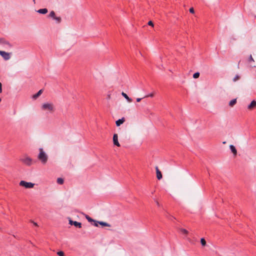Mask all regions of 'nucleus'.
<instances>
[{
  "instance_id": "obj_15",
  "label": "nucleus",
  "mask_w": 256,
  "mask_h": 256,
  "mask_svg": "<svg viewBox=\"0 0 256 256\" xmlns=\"http://www.w3.org/2000/svg\"><path fill=\"white\" fill-rule=\"evenodd\" d=\"M48 12V9L46 8L40 9L37 11L38 12L42 14H46Z\"/></svg>"
},
{
  "instance_id": "obj_37",
  "label": "nucleus",
  "mask_w": 256,
  "mask_h": 256,
  "mask_svg": "<svg viewBox=\"0 0 256 256\" xmlns=\"http://www.w3.org/2000/svg\"><path fill=\"white\" fill-rule=\"evenodd\" d=\"M33 224H36V222H34V223H33Z\"/></svg>"
},
{
  "instance_id": "obj_24",
  "label": "nucleus",
  "mask_w": 256,
  "mask_h": 256,
  "mask_svg": "<svg viewBox=\"0 0 256 256\" xmlns=\"http://www.w3.org/2000/svg\"><path fill=\"white\" fill-rule=\"evenodd\" d=\"M240 78V76L238 75H236L235 77L233 78V81L234 82H236V80H238Z\"/></svg>"
},
{
  "instance_id": "obj_10",
  "label": "nucleus",
  "mask_w": 256,
  "mask_h": 256,
  "mask_svg": "<svg viewBox=\"0 0 256 256\" xmlns=\"http://www.w3.org/2000/svg\"><path fill=\"white\" fill-rule=\"evenodd\" d=\"M256 107V101L255 100H252L251 103L248 106V110H252L253 108H254Z\"/></svg>"
},
{
  "instance_id": "obj_28",
  "label": "nucleus",
  "mask_w": 256,
  "mask_h": 256,
  "mask_svg": "<svg viewBox=\"0 0 256 256\" xmlns=\"http://www.w3.org/2000/svg\"><path fill=\"white\" fill-rule=\"evenodd\" d=\"M153 96H154V94L152 93H151V94H148V96H145L144 98H146V97H151V98H152Z\"/></svg>"
},
{
  "instance_id": "obj_36",
  "label": "nucleus",
  "mask_w": 256,
  "mask_h": 256,
  "mask_svg": "<svg viewBox=\"0 0 256 256\" xmlns=\"http://www.w3.org/2000/svg\"><path fill=\"white\" fill-rule=\"evenodd\" d=\"M94 226H98L99 225L96 224V225H94Z\"/></svg>"
},
{
  "instance_id": "obj_22",
  "label": "nucleus",
  "mask_w": 256,
  "mask_h": 256,
  "mask_svg": "<svg viewBox=\"0 0 256 256\" xmlns=\"http://www.w3.org/2000/svg\"><path fill=\"white\" fill-rule=\"evenodd\" d=\"M199 76H200V72H196L193 74V78H197L199 77Z\"/></svg>"
},
{
  "instance_id": "obj_25",
  "label": "nucleus",
  "mask_w": 256,
  "mask_h": 256,
  "mask_svg": "<svg viewBox=\"0 0 256 256\" xmlns=\"http://www.w3.org/2000/svg\"><path fill=\"white\" fill-rule=\"evenodd\" d=\"M58 255L59 256H64V252L62 251H60L57 252Z\"/></svg>"
},
{
  "instance_id": "obj_21",
  "label": "nucleus",
  "mask_w": 256,
  "mask_h": 256,
  "mask_svg": "<svg viewBox=\"0 0 256 256\" xmlns=\"http://www.w3.org/2000/svg\"><path fill=\"white\" fill-rule=\"evenodd\" d=\"M49 16L54 18L56 16L55 12L54 11H52L49 14Z\"/></svg>"
},
{
  "instance_id": "obj_4",
  "label": "nucleus",
  "mask_w": 256,
  "mask_h": 256,
  "mask_svg": "<svg viewBox=\"0 0 256 256\" xmlns=\"http://www.w3.org/2000/svg\"><path fill=\"white\" fill-rule=\"evenodd\" d=\"M86 218L89 222H94V224H108L106 222L94 220L88 215H85Z\"/></svg>"
},
{
  "instance_id": "obj_2",
  "label": "nucleus",
  "mask_w": 256,
  "mask_h": 256,
  "mask_svg": "<svg viewBox=\"0 0 256 256\" xmlns=\"http://www.w3.org/2000/svg\"><path fill=\"white\" fill-rule=\"evenodd\" d=\"M42 110H48L50 112H53L55 110L54 106L52 103H44L42 106Z\"/></svg>"
},
{
  "instance_id": "obj_14",
  "label": "nucleus",
  "mask_w": 256,
  "mask_h": 256,
  "mask_svg": "<svg viewBox=\"0 0 256 256\" xmlns=\"http://www.w3.org/2000/svg\"><path fill=\"white\" fill-rule=\"evenodd\" d=\"M42 90H40L36 94L32 96V98L34 100L36 99L42 94Z\"/></svg>"
},
{
  "instance_id": "obj_23",
  "label": "nucleus",
  "mask_w": 256,
  "mask_h": 256,
  "mask_svg": "<svg viewBox=\"0 0 256 256\" xmlns=\"http://www.w3.org/2000/svg\"><path fill=\"white\" fill-rule=\"evenodd\" d=\"M54 19L58 23H60V22H61V18H60V17L55 16V18Z\"/></svg>"
},
{
  "instance_id": "obj_1",
  "label": "nucleus",
  "mask_w": 256,
  "mask_h": 256,
  "mask_svg": "<svg viewBox=\"0 0 256 256\" xmlns=\"http://www.w3.org/2000/svg\"><path fill=\"white\" fill-rule=\"evenodd\" d=\"M40 153L38 155V159L42 162V164H45L48 161V156L43 150L42 148L39 149Z\"/></svg>"
},
{
  "instance_id": "obj_13",
  "label": "nucleus",
  "mask_w": 256,
  "mask_h": 256,
  "mask_svg": "<svg viewBox=\"0 0 256 256\" xmlns=\"http://www.w3.org/2000/svg\"><path fill=\"white\" fill-rule=\"evenodd\" d=\"M179 231L180 234L184 235V236H186L188 234V230L184 228H180Z\"/></svg>"
},
{
  "instance_id": "obj_12",
  "label": "nucleus",
  "mask_w": 256,
  "mask_h": 256,
  "mask_svg": "<svg viewBox=\"0 0 256 256\" xmlns=\"http://www.w3.org/2000/svg\"><path fill=\"white\" fill-rule=\"evenodd\" d=\"M230 148L232 152L234 154V156H236L237 154V150L236 148L233 145H230Z\"/></svg>"
},
{
  "instance_id": "obj_33",
  "label": "nucleus",
  "mask_w": 256,
  "mask_h": 256,
  "mask_svg": "<svg viewBox=\"0 0 256 256\" xmlns=\"http://www.w3.org/2000/svg\"><path fill=\"white\" fill-rule=\"evenodd\" d=\"M101 226H110V225H106V224H104V225H100Z\"/></svg>"
},
{
  "instance_id": "obj_8",
  "label": "nucleus",
  "mask_w": 256,
  "mask_h": 256,
  "mask_svg": "<svg viewBox=\"0 0 256 256\" xmlns=\"http://www.w3.org/2000/svg\"><path fill=\"white\" fill-rule=\"evenodd\" d=\"M156 178L158 180H160L162 178V176L161 172L158 166L156 167Z\"/></svg>"
},
{
  "instance_id": "obj_20",
  "label": "nucleus",
  "mask_w": 256,
  "mask_h": 256,
  "mask_svg": "<svg viewBox=\"0 0 256 256\" xmlns=\"http://www.w3.org/2000/svg\"><path fill=\"white\" fill-rule=\"evenodd\" d=\"M200 243L202 246H205L206 245V241L204 238H202L200 239Z\"/></svg>"
},
{
  "instance_id": "obj_9",
  "label": "nucleus",
  "mask_w": 256,
  "mask_h": 256,
  "mask_svg": "<svg viewBox=\"0 0 256 256\" xmlns=\"http://www.w3.org/2000/svg\"><path fill=\"white\" fill-rule=\"evenodd\" d=\"M0 44L8 46L9 47L12 46L10 42L4 38H0Z\"/></svg>"
},
{
  "instance_id": "obj_26",
  "label": "nucleus",
  "mask_w": 256,
  "mask_h": 256,
  "mask_svg": "<svg viewBox=\"0 0 256 256\" xmlns=\"http://www.w3.org/2000/svg\"><path fill=\"white\" fill-rule=\"evenodd\" d=\"M248 61H249V62H254V60L252 55L250 56L249 58Z\"/></svg>"
},
{
  "instance_id": "obj_17",
  "label": "nucleus",
  "mask_w": 256,
  "mask_h": 256,
  "mask_svg": "<svg viewBox=\"0 0 256 256\" xmlns=\"http://www.w3.org/2000/svg\"><path fill=\"white\" fill-rule=\"evenodd\" d=\"M236 102V99L234 98L231 100L229 102V106L231 107L233 106Z\"/></svg>"
},
{
  "instance_id": "obj_11",
  "label": "nucleus",
  "mask_w": 256,
  "mask_h": 256,
  "mask_svg": "<svg viewBox=\"0 0 256 256\" xmlns=\"http://www.w3.org/2000/svg\"><path fill=\"white\" fill-rule=\"evenodd\" d=\"M124 121H125L124 118H122L121 119L118 120L116 122V126H120V124H123Z\"/></svg>"
},
{
  "instance_id": "obj_6",
  "label": "nucleus",
  "mask_w": 256,
  "mask_h": 256,
  "mask_svg": "<svg viewBox=\"0 0 256 256\" xmlns=\"http://www.w3.org/2000/svg\"><path fill=\"white\" fill-rule=\"evenodd\" d=\"M22 162L28 166H30L32 164V159L29 157H26L21 159Z\"/></svg>"
},
{
  "instance_id": "obj_27",
  "label": "nucleus",
  "mask_w": 256,
  "mask_h": 256,
  "mask_svg": "<svg viewBox=\"0 0 256 256\" xmlns=\"http://www.w3.org/2000/svg\"><path fill=\"white\" fill-rule=\"evenodd\" d=\"M190 12L192 14H194V10L193 8H190Z\"/></svg>"
},
{
  "instance_id": "obj_32",
  "label": "nucleus",
  "mask_w": 256,
  "mask_h": 256,
  "mask_svg": "<svg viewBox=\"0 0 256 256\" xmlns=\"http://www.w3.org/2000/svg\"><path fill=\"white\" fill-rule=\"evenodd\" d=\"M76 226H78V228H82V225H74Z\"/></svg>"
},
{
  "instance_id": "obj_29",
  "label": "nucleus",
  "mask_w": 256,
  "mask_h": 256,
  "mask_svg": "<svg viewBox=\"0 0 256 256\" xmlns=\"http://www.w3.org/2000/svg\"><path fill=\"white\" fill-rule=\"evenodd\" d=\"M148 24L149 26H154V24H153V22H152V21H149V22H148Z\"/></svg>"
},
{
  "instance_id": "obj_34",
  "label": "nucleus",
  "mask_w": 256,
  "mask_h": 256,
  "mask_svg": "<svg viewBox=\"0 0 256 256\" xmlns=\"http://www.w3.org/2000/svg\"><path fill=\"white\" fill-rule=\"evenodd\" d=\"M110 98V94H108V98Z\"/></svg>"
},
{
  "instance_id": "obj_38",
  "label": "nucleus",
  "mask_w": 256,
  "mask_h": 256,
  "mask_svg": "<svg viewBox=\"0 0 256 256\" xmlns=\"http://www.w3.org/2000/svg\"><path fill=\"white\" fill-rule=\"evenodd\" d=\"M1 100H1V98H0V102H1Z\"/></svg>"
},
{
  "instance_id": "obj_7",
  "label": "nucleus",
  "mask_w": 256,
  "mask_h": 256,
  "mask_svg": "<svg viewBox=\"0 0 256 256\" xmlns=\"http://www.w3.org/2000/svg\"><path fill=\"white\" fill-rule=\"evenodd\" d=\"M113 142L114 144L118 146H120V144L118 142V136L117 134H115L113 136Z\"/></svg>"
},
{
  "instance_id": "obj_31",
  "label": "nucleus",
  "mask_w": 256,
  "mask_h": 256,
  "mask_svg": "<svg viewBox=\"0 0 256 256\" xmlns=\"http://www.w3.org/2000/svg\"><path fill=\"white\" fill-rule=\"evenodd\" d=\"M143 98H136V102H140Z\"/></svg>"
},
{
  "instance_id": "obj_19",
  "label": "nucleus",
  "mask_w": 256,
  "mask_h": 256,
  "mask_svg": "<svg viewBox=\"0 0 256 256\" xmlns=\"http://www.w3.org/2000/svg\"><path fill=\"white\" fill-rule=\"evenodd\" d=\"M69 224H82L80 222H78L76 221H73L70 219L69 220Z\"/></svg>"
},
{
  "instance_id": "obj_3",
  "label": "nucleus",
  "mask_w": 256,
  "mask_h": 256,
  "mask_svg": "<svg viewBox=\"0 0 256 256\" xmlns=\"http://www.w3.org/2000/svg\"><path fill=\"white\" fill-rule=\"evenodd\" d=\"M34 184L32 182H26L24 180H22L20 182V186H24L27 188H32L34 187Z\"/></svg>"
},
{
  "instance_id": "obj_30",
  "label": "nucleus",
  "mask_w": 256,
  "mask_h": 256,
  "mask_svg": "<svg viewBox=\"0 0 256 256\" xmlns=\"http://www.w3.org/2000/svg\"><path fill=\"white\" fill-rule=\"evenodd\" d=\"M2 92V84L0 82V93Z\"/></svg>"
},
{
  "instance_id": "obj_16",
  "label": "nucleus",
  "mask_w": 256,
  "mask_h": 256,
  "mask_svg": "<svg viewBox=\"0 0 256 256\" xmlns=\"http://www.w3.org/2000/svg\"><path fill=\"white\" fill-rule=\"evenodd\" d=\"M122 94L128 102H132V99L130 98L126 93L122 92Z\"/></svg>"
},
{
  "instance_id": "obj_35",
  "label": "nucleus",
  "mask_w": 256,
  "mask_h": 256,
  "mask_svg": "<svg viewBox=\"0 0 256 256\" xmlns=\"http://www.w3.org/2000/svg\"><path fill=\"white\" fill-rule=\"evenodd\" d=\"M156 204H157V205H158V206H160V204H159L158 202H156Z\"/></svg>"
},
{
  "instance_id": "obj_5",
  "label": "nucleus",
  "mask_w": 256,
  "mask_h": 256,
  "mask_svg": "<svg viewBox=\"0 0 256 256\" xmlns=\"http://www.w3.org/2000/svg\"><path fill=\"white\" fill-rule=\"evenodd\" d=\"M0 54L5 60H8L10 58V56L8 52L0 50Z\"/></svg>"
},
{
  "instance_id": "obj_18",
  "label": "nucleus",
  "mask_w": 256,
  "mask_h": 256,
  "mask_svg": "<svg viewBox=\"0 0 256 256\" xmlns=\"http://www.w3.org/2000/svg\"><path fill=\"white\" fill-rule=\"evenodd\" d=\"M57 182L60 184H62L64 183V180L62 178H58L57 179Z\"/></svg>"
}]
</instances>
